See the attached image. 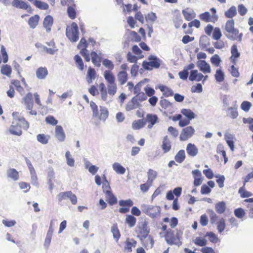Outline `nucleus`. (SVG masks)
Returning a JSON list of instances; mask_svg holds the SVG:
<instances>
[{"label": "nucleus", "mask_w": 253, "mask_h": 253, "mask_svg": "<svg viewBox=\"0 0 253 253\" xmlns=\"http://www.w3.org/2000/svg\"><path fill=\"white\" fill-rule=\"evenodd\" d=\"M149 61H144L142 66L143 68L148 71H151L153 68L158 69L160 67L162 60L157 56L151 55L148 57Z\"/></svg>", "instance_id": "nucleus-1"}, {"label": "nucleus", "mask_w": 253, "mask_h": 253, "mask_svg": "<svg viewBox=\"0 0 253 253\" xmlns=\"http://www.w3.org/2000/svg\"><path fill=\"white\" fill-rule=\"evenodd\" d=\"M66 35L68 39L72 42H76L79 39V31L77 24L73 22L70 28H67Z\"/></svg>", "instance_id": "nucleus-2"}, {"label": "nucleus", "mask_w": 253, "mask_h": 253, "mask_svg": "<svg viewBox=\"0 0 253 253\" xmlns=\"http://www.w3.org/2000/svg\"><path fill=\"white\" fill-rule=\"evenodd\" d=\"M165 238L166 242L170 245H178L179 243H180L179 238L175 237L174 231L170 229L167 231Z\"/></svg>", "instance_id": "nucleus-3"}, {"label": "nucleus", "mask_w": 253, "mask_h": 253, "mask_svg": "<svg viewBox=\"0 0 253 253\" xmlns=\"http://www.w3.org/2000/svg\"><path fill=\"white\" fill-rule=\"evenodd\" d=\"M12 116L14 118V121L17 122V125L21 128L27 129L29 126V124L25 119L18 112H13Z\"/></svg>", "instance_id": "nucleus-4"}, {"label": "nucleus", "mask_w": 253, "mask_h": 253, "mask_svg": "<svg viewBox=\"0 0 253 253\" xmlns=\"http://www.w3.org/2000/svg\"><path fill=\"white\" fill-rule=\"evenodd\" d=\"M195 131V129L192 126H189L183 128L180 134V140L181 141L187 140L193 136Z\"/></svg>", "instance_id": "nucleus-5"}, {"label": "nucleus", "mask_w": 253, "mask_h": 253, "mask_svg": "<svg viewBox=\"0 0 253 253\" xmlns=\"http://www.w3.org/2000/svg\"><path fill=\"white\" fill-rule=\"evenodd\" d=\"M148 225V223L145 219H142L138 224V227L140 230V233L144 238H146L150 232V228Z\"/></svg>", "instance_id": "nucleus-6"}, {"label": "nucleus", "mask_w": 253, "mask_h": 253, "mask_svg": "<svg viewBox=\"0 0 253 253\" xmlns=\"http://www.w3.org/2000/svg\"><path fill=\"white\" fill-rule=\"evenodd\" d=\"M235 22L233 19H230L227 21L225 26V30L229 35L232 34L235 36H237L239 34V30L234 27Z\"/></svg>", "instance_id": "nucleus-7"}, {"label": "nucleus", "mask_w": 253, "mask_h": 253, "mask_svg": "<svg viewBox=\"0 0 253 253\" xmlns=\"http://www.w3.org/2000/svg\"><path fill=\"white\" fill-rule=\"evenodd\" d=\"M196 65L200 70L204 73H210L211 71L210 65L205 60H200L198 61Z\"/></svg>", "instance_id": "nucleus-8"}, {"label": "nucleus", "mask_w": 253, "mask_h": 253, "mask_svg": "<svg viewBox=\"0 0 253 253\" xmlns=\"http://www.w3.org/2000/svg\"><path fill=\"white\" fill-rule=\"evenodd\" d=\"M144 120L145 121V123L146 122L149 123L147 127L148 128L151 129L158 122V118L155 114H148Z\"/></svg>", "instance_id": "nucleus-9"}, {"label": "nucleus", "mask_w": 253, "mask_h": 253, "mask_svg": "<svg viewBox=\"0 0 253 253\" xmlns=\"http://www.w3.org/2000/svg\"><path fill=\"white\" fill-rule=\"evenodd\" d=\"M103 192L105 193L106 201L110 205H113L117 203V199L110 190L104 189Z\"/></svg>", "instance_id": "nucleus-10"}, {"label": "nucleus", "mask_w": 253, "mask_h": 253, "mask_svg": "<svg viewBox=\"0 0 253 253\" xmlns=\"http://www.w3.org/2000/svg\"><path fill=\"white\" fill-rule=\"evenodd\" d=\"M55 135L60 142H63L65 139V133L63 127L61 126H56L55 127Z\"/></svg>", "instance_id": "nucleus-11"}, {"label": "nucleus", "mask_w": 253, "mask_h": 253, "mask_svg": "<svg viewBox=\"0 0 253 253\" xmlns=\"http://www.w3.org/2000/svg\"><path fill=\"white\" fill-rule=\"evenodd\" d=\"M204 77V76L202 73H199L198 70H193L190 72L189 80L191 81L200 82L202 80Z\"/></svg>", "instance_id": "nucleus-12"}, {"label": "nucleus", "mask_w": 253, "mask_h": 253, "mask_svg": "<svg viewBox=\"0 0 253 253\" xmlns=\"http://www.w3.org/2000/svg\"><path fill=\"white\" fill-rule=\"evenodd\" d=\"M136 243V241L134 239L127 238L125 242L124 252L126 253L131 252L132 247L135 248Z\"/></svg>", "instance_id": "nucleus-13"}, {"label": "nucleus", "mask_w": 253, "mask_h": 253, "mask_svg": "<svg viewBox=\"0 0 253 253\" xmlns=\"http://www.w3.org/2000/svg\"><path fill=\"white\" fill-rule=\"evenodd\" d=\"M22 103L26 106L27 109L30 110L29 114H32V93L29 92L22 99Z\"/></svg>", "instance_id": "nucleus-14"}, {"label": "nucleus", "mask_w": 253, "mask_h": 253, "mask_svg": "<svg viewBox=\"0 0 253 253\" xmlns=\"http://www.w3.org/2000/svg\"><path fill=\"white\" fill-rule=\"evenodd\" d=\"M186 150L188 155L192 157H195L198 153V148L194 144L191 143L187 144Z\"/></svg>", "instance_id": "nucleus-15"}, {"label": "nucleus", "mask_w": 253, "mask_h": 253, "mask_svg": "<svg viewBox=\"0 0 253 253\" xmlns=\"http://www.w3.org/2000/svg\"><path fill=\"white\" fill-rule=\"evenodd\" d=\"M20 126L17 125V122L14 121L9 128V132L11 134L16 135H20L22 134V131Z\"/></svg>", "instance_id": "nucleus-16"}, {"label": "nucleus", "mask_w": 253, "mask_h": 253, "mask_svg": "<svg viewBox=\"0 0 253 253\" xmlns=\"http://www.w3.org/2000/svg\"><path fill=\"white\" fill-rule=\"evenodd\" d=\"M53 23V19L51 16H46L43 20V25L44 27L46 29V32H49L51 31V28Z\"/></svg>", "instance_id": "nucleus-17"}, {"label": "nucleus", "mask_w": 253, "mask_h": 253, "mask_svg": "<svg viewBox=\"0 0 253 253\" xmlns=\"http://www.w3.org/2000/svg\"><path fill=\"white\" fill-rule=\"evenodd\" d=\"M231 53L232 55L230 57V59L234 64H235L236 63V59L240 56V53L238 51L237 46L236 44H233L231 48Z\"/></svg>", "instance_id": "nucleus-18"}, {"label": "nucleus", "mask_w": 253, "mask_h": 253, "mask_svg": "<svg viewBox=\"0 0 253 253\" xmlns=\"http://www.w3.org/2000/svg\"><path fill=\"white\" fill-rule=\"evenodd\" d=\"M6 174L8 178L14 181H17L19 178L18 172L15 169H9L7 170Z\"/></svg>", "instance_id": "nucleus-19"}, {"label": "nucleus", "mask_w": 253, "mask_h": 253, "mask_svg": "<svg viewBox=\"0 0 253 253\" xmlns=\"http://www.w3.org/2000/svg\"><path fill=\"white\" fill-rule=\"evenodd\" d=\"M12 5L16 8L27 9L29 5L25 1L21 0H13Z\"/></svg>", "instance_id": "nucleus-20"}, {"label": "nucleus", "mask_w": 253, "mask_h": 253, "mask_svg": "<svg viewBox=\"0 0 253 253\" xmlns=\"http://www.w3.org/2000/svg\"><path fill=\"white\" fill-rule=\"evenodd\" d=\"M48 74V71L45 67H40L36 71V76L39 79H44Z\"/></svg>", "instance_id": "nucleus-21"}, {"label": "nucleus", "mask_w": 253, "mask_h": 253, "mask_svg": "<svg viewBox=\"0 0 253 253\" xmlns=\"http://www.w3.org/2000/svg\"><path fill=\"white\" fill-rule=\"evenodd\" d=\"M162 148L165 153L168 152L171 149V143L168 136H165L163 140Z\"/></svg>", "instance_id": "nucleus-22"}, {"label": "nucleus", "mask_w": 253, "mask_h": 253, "mask_svg": "<svg viewBox=\"0 0 253 253\" xmlns=\"http://www.w3.org/2000/svg\"><path fill=\"white\" fill-rule=\"evenodd\" d=\"M111 232L113 234V238L116 240V242H118L120 238L121 234L117 223H114L112 226L111 228Z\"/></svg>", "instance_id": "nucleus-23"}, {"label": "nucleus", "mask_w": 253, "mask_h": 253, "mask_svg": "<svg viewBox=\"0 0 253 253\" xmlns=\"http://www.w3.org/2000/svg\"><path fill=\"white\" fill-rule=\"evenodd\" d=\"M226 203L224 201L219 202L215 205V210L218 214L223 213L226 210Z\"/></svg>", "instance_id": "nucleus-24"}, {"label": "nucleus", "mask_w": 253, "mask_h": 253, "mask_svg": "<svg viewBox=\"0 0 253 253\" xmlns=\"http://www.w3.org/2000/svg\"><path fill=\"white\" fill-rule=\"evenodd\" d=\"M182 14L185 19L187 21H190L195 17L194 11L192 9L189 8L183 10Z\"/></svg>", "instance_id": "nucleus-25"}, {"label": "nucleus", "mask_w": 253, "mask_h": 253, "mask_svg": "<svg viewBox=\"0 0 253 253\" xmlns=\"http://www.w3.org/2000/svg\"><path fill=\"white\" fill-rule=\"evenodd\" d=\"M104 77L109 84L115 83V78L109 70H106L104 73Z\"/></svg>", "instance_id": "nucleus-26"}, {"label": "nucleus", "mask_w": 253, "mask_h": 253, "mask_svg": "<svg viewBox=\"0 0 253 253\" xmlns=\"http://www.w3.org/2000/svg\"><path fill=\"white\" fill-rule=\"evenodd\" d=\"M200 19L206 22H213L214 23L215 21L212 18L211 14L209 12H205L204 13H201L199 15Z\"/></svg>", "instance_id": "nucleus-27"}, {"label": "nucleus", "mask_w": 253, "mask_h": 253, "mask_svg": "<svg viewBox=\"0 0 253 253\" xmlns=\"http://www.w3.org/2000/svg\"><path fill=\"white\" fill-rule=\"evenodd\" d=\"M180 112L187 119L190 120L194 119L196 117L195 113L189 109H182L181 110Z\"/></svg>", "instance_id": "nucleus-28"}, {"label": "nucleus", "mask_w": 253, "mask_h": 253, "mask_svg": "<svg viewBox=\"0 0 253 253\" xmlns=\"http://www.w3.org/2000/svg\"><path fill=\"white\" fill-rule=\"evenodd\" d=\"M112 167L116 173L120 174H124L126 172V169L118 163H114Z\"/></svg>", "instance_id": "nucleus-29"}, {"label": "nucleus", "mask_w": 253, "mask_h": 253, "mask_svg": "<svg viewBox=\"0 0 253 253\" xmlns=\"http://www.w3.org/2000/svg\"><path fill=\"white\" fill-rule=\"evenodd\" d=\"M199 44L202 49L205 48L208 45H210V39L206 35L201 36L199 41Z\"/></svg>", "instance_id": "nucleus-30"}, {"label": "nucleus", "mask_w": 253, "mask_h": 253, "mask_svg": "<svg viewBox=\"0 0 253 253\" xmlns=\"http://www.w3.org/2000/svg\"><path fill=\"white\" fill-rule=\"evenodd\" d=\"M91 61L94 65L97 66L98 67L101 66V58L99 57L95 51H92L91 52Z\"/></svg>", "instance_id": "nucleus-31"}, {"label": "nucleus", "mask_w": 253, "mask_h": 253, "mask_svg": "<svg viewBox=\"0 0 253 253\" xmlns=\"http://www.w3.org/2000/svg\"><path fill=\"white\" fill-rule=\"evenodd\" d=\"M125 222L129 228L134 227L136 222V218L132 215L128 214L126 215Z\"/></svg>", "instance_id": "nucleus-32"}, {"label": "nucleus", "mask_w": 253, "mask_h": 253, "mask_svg": "<svg viewBox=\"0 0 253 253\" xmlns=\"http://www.w3.org/2000/svg\"><path fill=\"white\" fill-rule=\"evenodd\" d=\"M185 158V153L184 150H179L174 157L175 161L178 163H182Z\"/></svg>", "instance_id": "nucleus-33"}, {"label": "nucleus", "mask_w": 253, "mask_h": 253, "mask_svg": "<svg viewBox=\"0 0 253 253\" xmlns=\"http://www.w3.org/2000/svg\"><path fill=\"white\" fill-rule=\"evenodd\" d=\"M118 79L121 84L123 85L125 84L127 79V74L126 72L124 71L119 72L118 74Z\"/></svg>", "instance_id": "nucleus-34"}, {"label": "nucleus", "mask_w": 253, "mask_h": 253, "mask_svg": "<svg viewBox=\"0 0 253 253\" xmlns=\"http://www.w3.org/2000/svg\"><path fill=\"white\" fill-rule=\"evenodd\" d=\"M237 13L236 7L235 6H232L225 12L224 15L227 18H232L236 15Z\"/></svg>", "instance_id": "nucleus-35"}, {"label": "nucleus", "mask_w": 253, "mask_h": 253, "mask_svg": "<svg viewBox=\"0 0 253 253\" xmlns=\"http://www.w3.org/2000/svg\"><path fill=\"white\" fill-rule=\"evenodd\" d=\"M145 125V121L144 119H140L135 121L132 123V127L134 129H139L143 127Z\"/></svg>", "instance_id": "nucleus-36"}, {"label": "nucleus", "mask_w": 253, "mask_h": 253, "mask_svg": "<svg viewBox=\"0 0 253 253\" xmlns=\"http://www.w3.org/2000/svg\"><path fill=\"white\" fill-rule=\"evenodd\" d=\"M38 141L42 144H46L48 143L50 136L44 134H39L37 136Z\"/></svg>", "instance_id": "nucleus-37"}, {"label": "nucleus", "mask_w": 253, "mask_h": 253, "mask_svg": "<svg viewBox=\"0 0 253 253\" xmlns=\"http://www.w3.org/2000/svg\"><path fill=\"white\" fill-rule=\"evenodd\" d=\"M214 76L216 82L219 83L224 81L225 74L220 69H217L216 71Z\"/></svg>", "instance_id": "nucleus-38"}, {"label": "nucleus", "mask_w": 253, "mask_h": 253, "mask_svg": "<svg viewBox=\"0 0 253 253\" xmlns=\"http://www.w3.org/2000/svg\"><path fill=\"white\" fill-rule=\"evenodd\" d=\"M148 182L153 183L154 179L157 177V172L152 169H149L147 172Z\"/></svg>", "instance_id": "nucleus-39"}, {"label": "nucleus", "mask_w": 253, "mask_h": 253, "mask_svg": "<svg viewBox=\"0 0 253 253\" xmlns=\"http://www.w3.org/2000/svg\"><path fill=\"white\" fill-rule=\"evenodd\" d=\"M216 224L218 232L221 233L225 228V220L223 218H221Z\"/></svg>", "instance_id": "nucleus-40"}, {"label": "nucleus", "mask_w": 253, "mask_h": 253, "mask_svg": "<svg viewBox=\"0 0 253 253\" xmlns=\"http://www.w3.org/2000/svg\"><path fill=\"white\" fill-rule=\"evenodd\" d=\"M209 214L211 224H213L216 223L218 216L212 210H208L207 211Z\"/></svg>", "instance_id": "nucleus-41"}, {"label": "nucleus", "mask_w": 253, "mask_h": 253, "mask_svg": "<svg viewBox=\"0 0 253 253\" xmlns=\"http://www.w3.org/2000/svg\"><path fill=\"white\" fill-rule=\"evenodd\" d=\"M238 192L240 194L241 197L243 198H248L253 195V194L251 192L245 190L244 185L239 188Z\"/></svg>", "instance_id": "nucleus-42"}, {"label": "nucleus", "mask_w": 253, "mask_h": 253, "mask_svg": "<svg viewBox=\"0 0 253 253\" xmlns=\"http://www.w3.org/2000/svg\"><path fill=\"white\" fill-rule=\"evenodd\" d=\"M1 73L7 76H10L11 73V68L8 65H4L1 67Z\"/></svg>", "instance_id": "nucleus-43"}, {"label": "nucleus", "mask_w": 253, "mask_h": 253, "mask_svg": "<svg viewBox=\"0 0 253 253\" xmlns=\"http://www.w3.org/2000/svg\"><path fill=\"white\" fill-rule=\"evenodd\" d=\"M193 242L196 245L201 246L204 247L207 244V241L204 238L201 237H196L195 239L193 240Z\"/></svg>", "instance_id": "nucleus-44"}, {"label": "nucleus", "mask_w": 253, "mask_h": 253, "mask_svg": "<svg viewBox=\"0 0 253 253\" xmlns=\"http://www.w3.org/2000/svg\"><path fill=\"white\" fill-rule=\"evenodd\" d=\"M150 208V212L153 213V215H148L150 217L154 218L160 213L161 208L160 207L151 206Z\"/></svg>", "instance_id": "nucleus-45"}, {"label": "nucleus", "mask_w": 253, "mask_h": 253, "mask_svg": "<svg viewBox=\"0 0 253 253\" xmlns=\"http://www.w3.org/2000/svg\"><path fill=\"white\" fill-rule=\"evenodd\" d=\"M34 4L41 9L46 10L48 8V5L46 3L38 0H35Z\"/></svg>", "instance_id": "nucleus-46"}, {"label": "nucleus", "mask_w": 253, "mask_h": 253, "mask_svg": "<svg viewBox=\"0 0 253 253\" xmlns=\"http://www.w3.org/2000/svg\"><path fill=\"white\" fill-rule=\"evenodd\" d=\"M74 59L77 64L78 68L81 71H83L84 67V64L82 59L79 55H76L74 57Z\"/></svg>", "instance_id": "nucleus-47"}, {"label": "nucleus", "mask_w": 253, "mask_h": 253, "mask_svg": "<svg viewBox=\"0 0 253 253\" xmlns=\"http://www.w3.org/2000/svg\"><path fill=\"white\" fill-rule=\"evenodd\" d=\"M108 116V111L105 107L100 106V115L99 119L101 120L105 121Z\"/></svg>", "instance_id": "nucleus-48"}, {"label": "nucleus", "mask_w": 253, "mask_h": 253, "mask_svg": "<svg viewBox=\"0 0 253 253\" xmlns=\"http://www.w3.org/2000/svg\"><path fill=\"white\" fill-rule=\"evenodd\" d=\"M65 157L67 160V165L70 167H73L75 164V161L72 157L70 152L69 151L66 152Z\"/></svg>", "instance_id": "nucleus-49"}, {"label": "nucleus", "mask_w": 253, "mask_h": 253, "mask_svg": "<svg viewBox=\"0 0 253 253\" xmlns=\"http://www.w3.org/2000/svg\"><path fill=\"white\" fill-rule=\"evenodd\" d=\"M117 91V85L115 83L112 84H108V92L110 95L114 96Z\"/></svg>", "instance_id": "nucleus-50"}, {"label": "nucleus", "mask_w": 253, "mask_h": 253, "mask_svg": "<svg viewBox=\"0 0 253 253\" xmlns=\"http://www.w3.org/2000/svg\"><path fill=\"white\" fill-rule=\"evenodd\" d=\"M237 107H229L227 111L230 112V117L232 119H236L238 116V112L237 111Z\"/></svg>", "instance_id": "nucleus-51"}, {"label": "nucleus", "mask_w": 253, "mask_h": 253, "mask_svg": "<svg viewBox=\"0 0 253 253\" xmlns=\"http://www.w3.org/2000/svg\"><path fill=\"white\" fill-rule=\"evenodd\" d=\"M211 63L216 67L219 66L221 62L220 57L217 54H214L211 58Z\"/></svg>", "instance_id": "nucleus-52"}, {"label": "nucleus", "mask_w": 253, "mask_h": 253, "mask_svg": "<svg viewBox=\"0 0 253 253\" xmlns=\"http://www.w3.org/2000/svg\"><path fill=\"white\" fill-rule=\"evenodd\" d=\"M119 204L121 207H126L129 208L133 205V202L130 199L126 200H121L119 201Z\"/></svg>", "instance_id": "nucleus-53"}, {"label": "nucleus", "mask_w": 253, "mask_h": 253, "mask_svg": "<svg viewBox=\"0 0 253 253\" xmlns=\"http://www.w3.org/2000/svg\"><path fill=\"white\" fill-rule=\"evenodd\" d=\"M102 64L106 68L110 70H113L114 68L113 63L111 60L108 59H104L102 61Z\"/></svg>", "instance_id": "nucleus-54"}, {"label": "nucleus", "mask_w": 253, "mask_h": 253, "mask_svg": "<svg viewBox=\"0 0 253 253\" xmlns=\"http://www.w3.org/2000/svg\"><path fill=\"white\" fill-rule=\"evenodd\" d=\"M222 36L221 32L219 28L216 27L214 29L212 38L215 40H218Z\"/></svg>", "instance_id": "nucleus-55"}, {"label": "nucleus", "mask_w": 253, "mask_h": 253, "mask_svg": "<svg viewBox=\"0 0 253 253\" xmlns=\"http://www.w3.org/2000/svg\"><path fill=\"white\" fill-rule=\"evenodd\" d=\"M129 36V38H131V40L136 42H138L141 41L140 37L135 31H130Z\"/></svg>", "instance_id": "nucleus-56"}, {"label": "nucleus", "mask_w": 253, "mask_h": 253, "mask_svg": "<svg viewBox=\"0 0 253 253\" xmlns=\"http://www.w3.org/2000/svg\"><path fill=\"white\" fill-rule=\"evenodd\" d=\"M0 52L3 57V62L6 63L8 60V56L6 49L3 45H1L0 47Z\"/></svg>", "instance_id": "nucleus-57"}, {"label": "nucleus", "mask_w": 253, "mask_h": 253, "mask_svg": "<svg viewBox=\"0 0 253 253\" xmlns=\"http://www.w3.org/2000/svg\"><path fill=\"white\" fill-rule=\"evenodd\" d=\"M252 106V104L251 102L247 101H244L241 105V109L244 111L245 112H248Z\"/></svg>", "instance_id": "nucleus-58"}, {"label": "nucleus", "mask_w": 253, "mask_h": 253, "mask_svg": "<svg viewBox=\"0 0 253 253\" xmlns=\"http://www.w3.org/2000/svg\"><path fill=\"white\" fill-rule=\"evenodd\" d=\"M206 236H208L210 238V241L213 243H216L218 240L216 235L212 232H207Z\"/></svg>", "instance_id": "nucleus-59"}, {"label": "nucleus", "mask_w": 253, "mask_h": 253, "mask_svg": "<svg viewBox=\"0 0 253 253\" xmlns=\"http://www.w3.org/2000/svg\"><path fill=\"white\" fill-rule=\"evenodd\" d=\"M70 191L60 192L57 195V199L59 202L68 198L69 196Z\"/></svg>", "instance_id": "nucleus-60"}, {"label": "nucleus", "mask_w": 253, "mask_h": 253, "mask_svg": "<svg viewBox=\"0 0 253 253\" xmlns=\"http://www.w3.org/2000/svg\"><path fill=\"white\" fill-rule=\"evenodd\" d=\"M157 17L155 13L150 12L148 13L146 16L145 19L146 21H150L153 23L157 20Z\"/></svg>", "instance_id": "nucleus-61"}, {"label": "nucleus", "mask_w": 253, "mask_h": 253, "mask_svg": "<svg viewBox=\"0 0 253 253\" xmlns=\"http://www.w3.org/2000/svg\"><path fill=\"white\" fill-rule=\"evenodd\" d=\"M45 121L47 124H50L53 126L56 125L58 123V121L52 116H48L46 117L45 118Z\"/></svg>", "instance_id": "nucleus-62"}, {"label": "nucleus", "mask_w": 253, "mask_h": 253, "mask_svg": "<svg viewBox=\"0 0 253 253\" xmlns=\"http://www.w3.org/2000/svg\"><path fill=\"white\" fill-rule=\"evenodd\" d=\"M191 90L192 92L201 93L203 91L202 85L201 84H197L196 85H193L191 87Z\"/></svg>", "instance_id": "nucleus-63"}, {"label": "nucleus", "mask_w": 253, "mask_h": 253, "mask_svg": "<svg viewBox=\"0 0 253 253\" xmlns=\"http://www.w3.org/2000/svg\"><path fill=\"white\" fill-rule=\"evenodd\" d=\"M127 60L130 63H136L138 60V58L133 55L131 52H128L126 56Z\"/></svg>", "instance_id": "nucleus-64"}]
</instances>
